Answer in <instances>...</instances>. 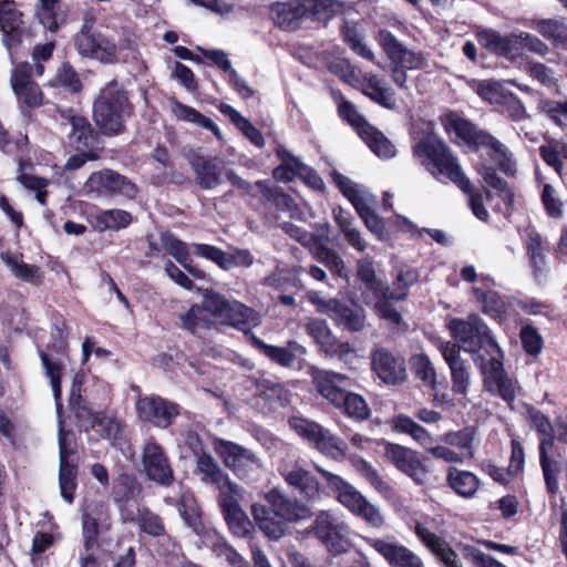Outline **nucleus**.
<instances>
[{
    "instance_id": "obj_1",
    "label": "nucleus",
    "mask_w": 567,
    "mask_h": 567,
    "mask_svg": "<svg viewBox=\"0 0 567 567\" xmlns=\"http://www.w3.org/2000/svg\"><path fill=\"white\" fill-rule=\"evenodd\" d=\"M309 373L318 393L336 409L357 421L370 417L371 410L365 399L348 390L351 386L348 375L316 367H311Z\"/></svg>"
},
{
    "instance_id": "obj_2",
    "label": "nucleus",
    "mask_w": 567,
    "mask_h": 567,
    "mask_svg": "<svg viewBox=\"0 0 567 567\" xmlns=\"http://www.w3.org/2000/svg\"><path fill=\"white\" fill-rule=\"evenodd\" d=\"M413 155L437 181H450L464 193L472 190L471 181L464 175L457 158L435 135H425L413 145Z\"/></svg>"
},
{
    "instance_id": "obj_3",
    "label": "nucleus",
    "mask_w": 567,
    "mask_h": 567,
    "mask_svg": "<svg viewBox=\"0 0 567 567\" xmlns=\"http://www.w3.org/2000/svg\"><path fill=\"white\" fill-rule=\"evenodd\" d=\"M78 53L103 64L126 63L136 59L137 43L134 33L124 30L115 39L101 32L74 40Z\"/></svg>"
},
{
    "instance_id": "obj_4",
    "label": "nucleus",
    "mask_w": 567,
    "mask_h": 567,
    "mask_svg": "<svg viewBox=\"0 0 567 567\" xmlns=\"http://www.w3.org/2000/svg\"><path fill=\"white\" fill-rule=\"evenodd\" d=\"M131 103L124 89L112 81L101 89L93 104V118L104 135L124 131V121L131 114Z\"/></svg>"
},
{
    "instance_id": "obj_5",
    "label": "nucleus",
    "mask_w": 567,
    "mask_h": 567,
    "mask_svg": "<svg viewBox=\"0 0 567 567\" xmlns=\"http://www.w3.org/2000/svg\"><path fill=\"white\" fill-rule=\"evenodd\" d=\"M317 468L326 478L328 487L337 494L340 504L355 516L362 518L368 525L374 528L384 526L385 518L380 508L370 503L354 486L339 475L321 467Z\"/></svg>"
},
{
    "instance_id": "obj_6",
    "label": "nucleus",
    "mask_w": 567,
    "mask_h": 567,
    "mask_svg": "<svg viewBox=\"0 0 567 567\" xmlns=\"http://www.w3.org/2000/svg\"><path fill=\"white\" fill-rule=\"evenodd\" d=\"M447 327L453 338L458 342V349L462 348L466 352H476L487 348L489 355L491 353L501 354V349L491 337L488 327L478 316L472 315L466 319H451Z\"/></svg>"
},
{
    "instance_id": "obj_7",
    "label": "nucleus",
    "mask_w": 567,
    "mask_h": 567,
    "mask_svg": "<svg viewBox=\"0 0 567 567\" xmlns=\"http://www.w3.org/2000/svg\"><path fill=\"white\" fill-rule=\"evenodd\" d=\"M215 452L224 465L231 470L240 480L258 481L262 474V462L249 449L224 439H215Z\"/></svg>"
},
{
    "instance_id": "obj_8",
    "label": "nucleus",
    "mask_w": 567,
    "mask_h": 567,
    "mask_svg": "<svg viewBox=\"0 0 567 567\" xmlns=\"http://www.w3.org/2000/svg\"><path fill=\"white\" fill-rule=\"evenodd\" d=\"M501 354L491 353V358L485 360L481 354L475 358V362L481 368L483 381L486 390L507 403H513L519 385L516 380L508 377L504 370Z\"/></svg>"
},
{
    "instance_id": "obj_9",
    "label": "nucleus",
    "mask_w": 567,
    "mask_h": 567,
    "mask_svg": "<svg viewBox=\"0 0 567 567\" xmlns=\"http://www.w3.org/2000/svg\"><path fill=\"white\" fill-rule=\"evenodd\" d=\"M208 307L215 312L217 322L231 326L246 334L261 323V316L256 310L239 301H228L218 293L215 299L208 300Z\"/></svg>"
},
{
    "instance_id": "obj_10",
    "label": "nucleus",
    "mask_w": 567,
    "mask_h": 567,
    "mask_svg": "<svg viewBox=\"0 0 567 567\" xmlns=\"http://www.w3.org/2000/svg\"><path fill=\"white\" fill-rule=\"evenodd\" d=\"M289 425L322 453L333 457L343 456L346 454V443L318 423L303 417L293 416L289 419Z\"/></svg>"
},
{
    "instance_id": "obj_11",
    "label": "nucleus",
    "mask_w": 567,
    "mask_h": 567,
    "mask_svg": "<svg viewBox=\"0 0 567 567\" xmlns=\"http://www.w3.org/2000/svg\"><path fill=\"white\" fill-rule=\"evenodd\" d=\"M384 456L416 485H424L430 481V470L416 451L396 443L385 442Z\"/></svg>"
},
{
    "instance_id": "obj_12",
    "label": "nucleus",
    "mask_w": 567,
    "mask_h": 567,
    "mask_svg": "<svg viewBox=\"0 0 567 567\" xmlns=\"http://www.w3.org/2000/svg\"><path fill=\"white\" fill-rule=\"evenodd\" d=\"M84 188L95 196L121 195L127 198H133L137 192L131 181L111 169L92 173L85 182Z\"/></svg>"
},
{
    "instance_id": "obj_13",
    "label": "nucleus",
    "mask_w": 567,
    "mask_h": 567,
    "mask_svg": "<svg viewBox=\"0 0 567 567\" xmlns=\"http://www.w3.org/2000/svg\"><path fill=\"white\" fill-rule=\"evenodd\" d=\"M364 539L391 567H424L419 555L392 536L365 537Z\"/></svg>"
},
{
    "instance_id": "obj_14",
    "label": "nucleus",
    "mask_w": 567,
    "mask_h": 567,
    "mask_svg": "<svg viewBox=\"0 0 567 567\" xmlns=\"http://www.w3.org/2000/svg\"><path fill=\"white\" fill-rule=\"evenodd\" d=\"M0 32L2 33V43L13 62V50L22 43L27 31L22 13L12 0H0Z\"/></svg>"
},
{
    "instance_id": "obj_15",
    "label": "nucleus",
    "mask_w": 567,
    "mask_h": 567,
    "mask_svg": "<svg viewBox=\"0 0 567 567\" xmlns=\"http://www.w3.org/2000/svg\"><path fill=\"white\" fill-rule=\"evenodd\" d=\"M136 411L141 420L166 429L179 414V406L157 395H145L136 401Z\"/></svg>"
},
{
    "instance_id": "obj_16",
    "label": "nucleus",
    "mask_w": 567,
    "mask_h": 567,
    "mask_svg": "<svg viewBox=\"0 0 567 567\" xmlns=\"http://www.w3.org/2000/svg\"><path fill=\"white\" fill-rule=\"evenodd\" d=\"M13 63L10 84L19 102L35 109L43 104V93L38 83L32 80L31 65L27 62Z\"/></svg>"
},
{
    "instance_id": "obj_17",
    "label": "nucleus",
    "mask_w": 567,
    "mask_h": 567,
    "mask_svg": "<svg viewBox=\"0 0 567 567\" xmlns=\"http://www.w3.org/2000/svg\"><path fill=\"white\" fill-rule=\"evenodd\" d=\"M142 464L146 476L161 484L168 486L174 481V472L163 447L150 440L145 443L142 455Z\"/></svg>"
},
{
    "instance_id": "obj_18",
    "label": "nucleus",
    "mask_w": 567,
    "mask_h": 567,
    "mask_svg": "<svg viewBox=\"0 0 567 567\" xmlns=\"http://www.w3.org/2000/svg\"><path fill=\"white\" fill-rule=\"evenodd\" d=\"M265 501L276 517L287 523H299L311 517V509L300 501L289 497L278 488H271L265 494Z\"/></svg>"
},
{
    "instance_id": "obj_19",
    "label": "nucleus",
    "mask_w": 567,
    "mask_h": 567,
    "mask_svg": "<svg viewBox=\"0 0 567 567\" xmlns=\"http://www.w3.org/2000/svg\"><path fill=\"white\" fill-rule=\"evenodd\" d=\"M66 433L63 430L62 422L60 421L59 429V455H60V467H59V485L61 496L68 503H72L74 498V492L76 488V466L70 460L73 454V450L66 442Z\"/></svg>"
},
{
    "instance_id": "obj_20",
    "label": "nucleus",
    "mask_w": 567,
    "mask_h": 567,
    "mask_svg": "<svg viewBox=\"0 0 567 567\" xmlns=\"http://www.w3.org/2000/svg\"><path fill=\"white\" fill-rule=\"evenodd\" d=\"M378 39L389 60L395 66L408 70H417L424 66L423 56L409 50L390 31L380 30Z\"/></svg>"
},
{
    "instance_id": "obj_21",
    "label": "nucleus",
    "mask_w": 567,
    "mask_h": 567,
    "mask_svg": "<svg viewBox=\"0 0 567 567\" xmlns=\"http://www.w3.org/2000/svg\"><path fill=\"white\" fill-rule=\"evenodd\" d=\"M280 474L285 482L307 501H317L320 498V483L317 477L299 463L285 465L280 468Z\"/></svg>"
},
{
    "instance_id": "obj_22",
    "label": "nucleus",
    "mask_w": 567,
    "mask_h": 567,
    "mask_svg": "<svg viewBox=\"0 0 567 567\" xmlns=\"http://www.w3.org/2000/svg\"><path fill=\"white\" fill-rule=\"evenodd\" d=\"M372 369L386 384H398L406 379L405 361L393 355L384 348L375 349L371 354Z\"/></svg>"
},
{
    "instance_id": "obj_23",
    "label": "nucleus",
    "mask_w": 567,
    "mask_h": 567,
    "mask_svg": "<svg viewBox=\"0 0 567 567\" xmlns=\"http://www.w3.org/2000/svg\"><path fill=\"white\" fill-rule=\"evenodd\" d=\"M195 174L196 184L203 189H214L223 183V166L218 157H206L197 153L187 156Z\"/></svg>"
},
{
    "instance_id": "obj_24",
    "label": "nucleus",
    "mask_w": 567,
    "mask_h": 567,
    "mask_svg": "<svg viewBox=\"0 0 567 567\" xmlns=\"http://www.w3.org/2000/svg\"><path fill=\"white\" fill-rule=\"evenodd\" d=\"M440 351L451 370L452 391L457 394H466L471 384V372L470 367L460 357L457 344L441 343Z\"/></svg>"
},
{
    "instance_id": "obj_25",
    "label": "nucleus",
    "mask_w": 567,
    "mask_h": 567,
    "mask_svg": "<svg viewBox=\"0 0 567 567\" xmlns=\"http://www.w3.org/2000/svg\"><path fill=\"white\" fill-rule=\"evenodd\" d=\"M193 455L196 463L195 474L199 476L204 484L216 488L230 480L229 474L221 468L214 456L202 447H193Z\"/></svg>"
},
{
    "instance_id": "obj_26",
    "label": "nucleus",
    "mask_w": 567,
    "mask_h": 567,
    "mask_svg": "<svg viewBox=\"0 0 567 567\" xmlns=\"http://www.w3.org/2000/svg\"><path fill=\"white\" fill-rule=\"evenodd\" d=\"M476 145L487 150L488 156L506 175H513L516 171V162L513 153L505 144L487 132H482L476 137Z\"/></svg>"
},
{
    "instance_id": "obj_27",
    "label": "nucleus",
    "mask_w": 567,
    "mask_h": 567,
    "mask_svg": "<svg viewBox=\"0 0 567 567\" xmlns=\"http://www.w3.org/2000/svg\"><path fill=\"white\" fill-rule=\"evenodd\" d=\"M274 22L285 30H293L299 21L307 19V7L305 0H290L276 2L270 8Z\"/></svg>"
},
{
    "instance_id": "obj_28",
    "label": "nucleus",
    "mask_w": 567,
    "mask_h": 567,
    "mask_svg": "<svg viewBox=\"0 0 567 567\" xmlns=\"http://www.w3.org/2000/svg\"><path fill=\"white\" fill-rule=\"evenodd\" d=\"M252 344L264 353L272 362L284 367L290 368L296 362L297 353L305 354L306 349L297 341L290 340L287 347H276L267 344L258 337L251 334L250 337Z\"/></svg>"
},
{
    "instance_id": "obj_29",
    "label": "nucleus",
    "mask_w": 567,
    "mask_h": 567,
    "mask_svg": "<svg viewBox=\"0 0 567 567\" xmlns=\"http://www.w3.org/2000/svg\"><path fill=\"white\" fill-rule=\"evenodd\" d=\"M216 298V293L209 292L204 296L200 305H194L181 317L182 327L197 333L199 330L209 329L215 322V312L208 307V300Z\"/></svg>"
},
{
    "instance_id": "obj_30",
    "label": "nucleus",
    "mask_w": 567,
    "mask_h": 567,
    "mask_svg": "<svg viewBox=\"0 0 567 567\" xmlns=\"http://www.w3.org/2000/svg\"><path fill=\"white\" fill-rule=\"evenodd\" d=\"M107 519V508L103 504L89 505L82 516L83 547L93 551L99 547V525Z\"/></svg>"
},
{
    "instance_id": "obj_31",
    "label": "nucleus",
    "mask_w": 567,
    "mask_h": 567,
    "mask_svg": "<svg viewBox=\"0 0 567 567\" xmlns=\"http://www.w3.org/2000/svg\"><path fill=\"white\" fill-rule=\"evenodd\" d=\"M415 534L420 540L441 559L445 567H463L456 553L449 546V544L434 533L430 532L424 525L417 524L415 526Z\"/></svg>"
},
{
    "instance_id": "obj_32",
    "label": "nucleus",
    "mask_w": 567,
    "mask_h": 567,
    "mask_svg": "<svg viewBox=\"0 0 567 567\" xmlns=\"http://www.w3.org/2000/svg\"><path fill=\"white\" fill-rule=\"evenodd\" d=\"M251 515L258 528L268 538L277 540L286 534V523L276 517L270 507L260 503H255L251 505Z\"/></svg>"
},
{
    "instance_id": "obj_33",
    "label": "nucleus",
    "mask_w": 567,
    "mask_h": 567,
    "mask_svg": "<svg viewBox=\"0 0 567 567\" xmlns=\"http://www.w3.org/2000/svg\"><path fill=\"white\" fill-rule=\"evenodd\" d=\"M476 38L480 45L489 52L508 60H515L514 32L509 35H502L495 30L486 29L478 31Z\"/></svg>"
},
{
    "instance_id": "obj_34",
    "label": "nucleus",
    "mask_w": 567,
    "mask_h": 567,
    "mask_svg": "<svg viewBox=\"0 0 567 567\" xmlns=\"http://www.w3.org/2000/svg\"><path fill=\"white\" fill-rule=\"evenodd\" d=\"M362 93L369 96L373 102L385 109L393 110L396 106V100L392 89L384 85L383 79L373 73L364 74L362 82Z\"/></svg>"
},
{
    "instance_id": "obj_35",
    "label": "nucleus",
    "mask_w": 567,
    "mask_h": 567,
    "mask_svg": "<svg viewBox=\"0 0 567 567\" xmlns=\"http://www.w3.org/2000/svg\"><path fill=\"white\" fill-rule=\"evenodd\" d=\"M330 319L349 331H360L365 327V312L357 303L348 305L338 300Z\"/></svg>"
},
{
    "instance_id": "obj_36",
    "label": "nucleus",
    "mask_w": 567,
    "mask_h": 567,
    "mask_svg": "<svg viewBox=\"0 0 567 567\" xmlns=\"http://www.w3.org/2000/svg\"><path fill=\"white\" fill-rule=\"evenodd\" d=\"M132 215L123 209L100 210L91 216V224L97 231L120 230L132 223Z\"/></svg>"
},
{
    "instance_id": "obj_37",
    "label": "nucleus",
    "mask_w": 567,
    "mask_h": 567,
    "mask_svg": "<svg viewBox=\"0 0 567 567\" xmlns=\"http://www.w3.org/2000/svg\"><path fill=\"white\" fill-rule=\"evenodd\" d=\"M447 485L460 496L471 498L480 487L478 477L468 471L450 467L446 475Z\"/></svg>"
},
{
    "instance_id": "obj_38",
    "label": "nucleus",
    "mask_w": 567,
    "mask_h": 567,
    "mask_svg": "<svg viewBox=\"0 0 567 567\" xmlns=\"http://www.w3.org/2000/svg\"><path fill=\"white\" fill-rule=\"evenodd\" d=\"M172 112L174 115L181 120L192 124H195L205 130L212 131L213 134L218 138L223 140V134L215 122L203 115L200 112L195 110L192 106L185 105L178 101L172 102Z\"/></svg>"
},
{
    "instance_id": "obj_39",
    "label": "nucleus",
    "mask_w": 567,
    "mask_h": 567,
    "mask_svg": "<svg viewBox=\"0 0 567 567\" xmlns=\"http://www.w3.org/2000/svg\"><path fill=\"white\" fill-rule=\"evenodd\" d=\"M220 113L229 117L236 127L257 147L265 146V138L260 131L252 125V123L244 117L237 110L226 103H220L218 106Z\"/></svg>"
},
{
    "instance_id": "obj_40",
    "label": "nucleus",
    "mask_w": 567,
    "mask_h": 567,
    "mask_svg": "<svg viewBox=\"0 0 567 567\" xmlns=\"http://www.w3.org/2000/svg\"><path fill=\"white\" fill-rule=\"evenodd\" d=\"M476 430L473 426H465L458 431H451L437 437V441L456 447L462 451L463 460L473 458V442L475 439Z\"/></svg>"
},
{
    "instance_id": "obj_41",
    "label": "nucleus",
    "mask_w": 567,
    "mask_h": 567,
    "mask_svg": "<svg viewBox=\"0 0 567 567\" xmlns=\"http://www.w3.org/2000/svg\"><path fill=\"white\" fill-rule=\"evenodd\" d=\"M360 137L369 146V148L379 157L391 158L395 155V146L388 140L383 133L373 126H364Z\"/></svg>"
},
{
    "instance_id": "obj_42",
    "label": "nucleus",
    "mask_w": 567,
    "mask_h": 567,
    "mask_svg": "<svg viewBox=\"0 0 567 567\" xmlns=\"http://www.w3.org/2000/svg\"><path fill=\"white\" fill-rule=\"evenodd\" d=\"M526 249L530 266L533 267L534 277L538 279L544 275L546 270V256L542 236L537 231H528Z\"/></svg>"
},
{
    "instance_id": "obj_43",
    "label": "nucleus",
    "mask_w": 567,
    "mask_h": 567,
    "mask_svg": "<svg viewBox=\"0 0 567 567\" xmlns=\"http://www.w3.org/2000/svg\"><path fill=\"white\" fill-rule=\"evenodd\" d=\"M257 393L269 403L270 408L285 406L291 401L290 391L271 380L259 381L257 383Z\"/></svg>"
},
{
    "instance_id": "obj_44",
    "label": "nucleus",
    "mask_w": 567,
    "mask_h": 567,
    "mask_svg": "<svg viewBox=\"0 0 567 567\" xmlns=\"http://www.w3.org/2000/svg\"><path fill=\"white\" fill-rule=\"evenodd\" d=\"M41 363L44 368L45 375L50 379V384L55 399L56 412L60 414L62 404L60 403L61 396V377L64 370V364L61 360L51 358L48 353L40 351Z\"/></svg>"
},
{
    "instance_id": "obj_45",
    "label": "nucleus",
    "mask_w": 567,
    "mask_h": 567,
    "mask_svg": "<svg viewBox=\"0 0 567 567\" xmlns=\"http://www.w3.org/2000/svg\"><path fill=\"white\" fill-rule=\"evenodd\" d=\"M0 258L17 278L34 285L41 282L42 274L39 267L28 265L10 252H1Z\"/></svg>"
},
{
    "instance_id": "obj_46",
    "label": "nucleus",
    "mask_w": 567,
    "mask_h": 567,
    "mask_svg": "<svg viewBox=\"0 0 567 567\" xmlns=\"http://www.w3.org/2000/svg\"><path fill=\"white\" fill-rule=\"evenodd\" d=\"M218 491V504L223 515L240 508V502L244 498V489L231 478L227 483L216 487Z\"/></svg>"
},
{
    "instance_id": "obj_47",
    "label": "nucleus",
    "mask_w": 567,
    "mask_h": 567,
    "mask_svg": "<svg viewBox=\"0 0 567 567\" xmlns=\"http://www.w3.org/2000/svg\"><path fill=\"white\" fill-rule=\"evenodd\" d=\"M162 247L172 255L185 269H187L193 276L202 279L205 274L202 270L193 269L189 264V255L186 245L179 239L175 238L171 234H163L161 236Z\"/></svg>"
},
{
    "instance_id": "obj_48",
    "label": "nucleus",
    "mask_w": 567,
    "mask_h": 567,
    "mask_svg": "<svg viewBox=\"0 0 567 567\" xmlns=\"http://www.w3.org/2000/svg\"><path fill=\"white\" fill-rule=\"evenodd\" d=\"M305 3L307 18L318 21H328L344 9V3L339 0H305Z\"/></svg>"
},
{
    "instance_id": "obj_49",
    "label": "nucleus",
    "mask_w": 567,
    "mask_h": 567,
    "mask_svg": "<svg viewBox=\"0 0 567 567\" xmlns=\"http://www.w3.org/2000/svg\"><path fill=\"white\" fill-rule=\"evenodd\" d=\"M393 429L395 431L411 435L423 447L427 449L433 443L432 435L410 416L398 415L393 419Z\"/></svg>"
},
{
    "instance_id": "obj_50",
    "label": "nucleus",
    "mask_w": 567,
    "mask_h": 567,
    "mask_svg": "<svg viewBox=\"0 0 567 567\" xmlns=\"http://www.w3.org/2000/svg\"><path fill=\"white\" fill-rule=\"evenodd\" d=\"M417 274L414 270L400 271L392 284V288L384 286L381 295L395 301L405 300L409 295V288L417 281Z\"/></svg>"
},
{
    "instance_id": "obj_51",
    "label": "nucleus",
    "mask_w": 567,
    "mask_h": 567,
    "mask_svg": "<svg viewBox=\"0 0 567 567\" xmlns=\"http://www.w3.org/2000/svg\"><path fill=\"white\" fill-rule=\"evenodd\" d=\"M256 188L261 193L262 197L271 202L278 209L289 212L291 217L296 216L297 205L293 199L278 187H269L264 182H257Z\"/></svg>"
},
{
    "instance_id": "obj_52",
    "label": "nucleus",
    "mask_w": 567,
    "mask_h": 567,
    "mask_svg": "<svg viewBox=\"0 0 567 567\" xmlns=\"http://www.w3.org/2000/svg\"><path fill=\"white\" fill-rule=\"evenodd\" d=\"M358 470L382 497L386 499L394 497L395 491L392 485L386 482L370 463L363 460L360 461Z\"/></svg>"
},
{
    "instance_id": "obj_53",
    "label": "nucleus",
    "mask_w": 567,
    "mask_h": 567,
    "mask_svg": "<svg viewBox=\"0 0 567 567\" xmlns=\"http://www.w3.org/2000/svg\"><path fill=\"white\" fill-rule=\"evenodd\" d=\"M537 32L554 44L567 49V25L558 20H539L535 24Z\"/></svg>"
},
{
    "instance_id": "obj_54",
    "label": "nucleus",
    "mask_w": 567,
    "mask_h": 567,
    "mask_svg": "<svg viewBox=\"0 0 567 567\" xmlns=\"http://www.w3.org/2000/svg\"><path fill=\"white\" fill-rule=\"evenodd\" d=\"M343 41L354 51L358 55L369 60H374V53L372 50L362 41V37L358 31L357 23L346 21L342 27Z\"/></svg>"
},
{
    "instance_id": "obj_55",
    "label": "nucleus",
    "mask_w": 567,
    "mask_h": 567,
    "mask_svg": "<svg viewBox=\"0 0 567 567\" xmlns=\"http://www.w3.org/2000/svg\"><path fill=\"white\" fill-rule=\"evenodd\" d=\"M411 369L416 378L431 389L436 388V371L426 354L420 353L411 358Z\"/></svg>"
},
{
    "instance_id": "obj_56",
    "label": "nucleus",
    "mask_w": 567,
    "mask_h": 567,
    "mask_svg": "<svg viewBox=\"0 0 567 567\" xmlns=\"http://www.w3.org/2000/svg\"><path fill=\"white\" fill-rule=\"evenodd\" d=\"M539 463L547 492L551 495H556L559 489L558 476L561 472L560 463L553 456H549L547 452H543V457L539 458Z\"/></svg>"
},
{
    "instance_id": "obj_57",
    "label": "nucleus",
    "mask_w": 567,
    "mask_h": 567,
    "mask_svg": "<svg viewBox=\"0 0 567 567\" xmlns=\"http://www.w3.org/2000/svg\"><path fill=\"white\" fill-rule=\"evenodd\" d=\"M224 518L236 537L246 538L254 532V524L241 507L224 515Z\"/></svg>"
},
{
    "instance_id": "obj_58",
    "label": "nucleus",
    "mask_w": 567,
    "mask_h": 567,
    "mask_svg": "<svg viewBox=\"0 0 567 567\" xmlns=\"http://www.w3.org/2000/svg\"><path fill=\"white\" fill-rule=\"evenodd\" d=\"M371 203H374L373 196L365 198L363 202L354 206V208L364 221L367 228L378 237H382L384 233V225L382 219L371 208Z\"/></svg>"
},
{
    "instance_id": "obj_59",
    "label": "nucleus",
    "mask_w": 567,
    "mask_h": 567,
    "mask_svg": "<svg viewBox=\"0 0 567 567\" xmlns=\"http://www.w3.org/2000/svg\"><path fill=\"white\" fill-rule=\"evenodd\" d=\"M334 97L338 101L339 115L354 127L359 135H361V131L364 126H370V124L359 114L355 106L348 100L343 99L340 93H334Z\"/></svg>"
},
{
    "instance_id": "obj_60",
    "label": "nucleus",
    "mask_w": 567,
    "mask_h": 567,
    "mask_svg": "<svg viewBox=\"0 0 567 567\" xmlns=\"http://www.w3.org/2000/svg\"><path fill=\"white\" fill-rule=\"evenodd\" d=\"M178 512L185 523L197 534L203 533V524L200 522L199 509L196 502L190 496H183L178 503Z\"/></svg>"
},
{
    "instance_id": "obj_61",
    "label": "nucleus",
    "mask_w": 567,
    "mask_h": 567,
    "mask_svg": "<svg viewBox=\"0 0 567 567\" xmlns=\"http://www.w3.org/2000/svg\"><path fill=\"white\" fill-rule=\"evenodd\" d=\"M315 257L334 275L339 277L347 276L346 264L340 255L333 249L326 246H319L317 247Z\"/></svg>"
},
{
    "instance_id": "obj_62",
    "label": "nucleus",
    "mask_w": 567,
    "mask_h": 567,
    "mask_svg": "<svg viewBox=\"0 0 567 567\" xmlns=\"http://www.w3.org/2000/svg\"><path fill=\"white\" fill-rule=\"evenodd\" d=\"M476 93L485 101L494 104L496 109L502 104L503 100L509 93L505 90L502 83L486 80L482 81L476 86Z\"/></svg>"
},
{
    "instance_id": "obj_63",
    "label": "nucleus",
    "mask_w": 567,
    "mask_h": 567,
    "mask_svg": "<svg viewBox=\"0 0 567 567\" xmlns=\"http://www.w3.org/2000/svg\"><path fill=\"white\" fill-rule=\"evenodd\" d=\"M474 292L476 298L481 300L482 308L485 313L492 318H502L505 315V302L497 292H483L480 289H475Z\"/></svg>"
},
{
    "instance_id": "obj_64",
    "label": "nucleus",
    "mask_w": 567,
    "mask_h": 567,
    "mask_svg": "<svg viewBox=\"0 0 567 567\" xmlns=\"http://www.w3.org/2000/svg\"><path fill=\"white\" fill-rule=\"evenodd\" d=\"M306 329L323 352L331 346L334 339L328 323L322 319H310Z\"/></svg>"
}]
</instances>
